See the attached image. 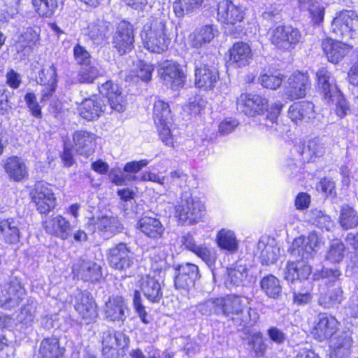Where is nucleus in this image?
Returning <instances> with one entry per match:
<instances>
[{"instance_id":"obj_18","label":"nucleus","mask_w":358,"mask_h":358,"mask_svg":"<svg viewBox=\"0 0 358 358\" xmlns=\"http://www.w3.org/2000/svg\"><path fill=\"white\" fill-rule=\"evenodd\" d=\"M78 110L80 115L88 121L96 120L102 113H109L108 106L101 97L97 95L85 99L80 103Z\"/></svg>"},{"instance_id":"obj_58","label":"nucleus","mask_w":358,"mask_h":358,"mask_svg":"<svg viewBox=\"0 0 358 358\" xmlns=\"http://www.w3.org/2000/svg\"><path fill=\"white\" fill-rule=\"evenodd\" d=\"M341 275L342 273L338 268L324 267L320 270H317L313 274V278L315 280L327 278L329 281L335 282L339 280Z\"/></svg>"},{"instance_id":"obj_7","label":"nucleus","mask_w":358,"mask_h":358,"mask_svg":"<svg viewBox=\"0 0 358 358\" xmlns=\"http://www.w3.org/2000/svg\"><path fill=\"white\" fill-rule=\"evenodd\" d=\"M176 208V216L183 224H192L197 222L205 214L203 204L190 196L188 192L182 194L181 201Z\"/></svg>"},{"instance_id":"obj_17","label":"nucleus","mask_w":358,"mask_h":358,"mask_svg":"<svg viewBox=\"0 0 358 358\" xmlns=\"http://www.w3.org/2000/svg\"><path fill=\"white\" fill-rule=\"evenodd\" d=\"M99 91L107 99L108 113L113 110L121 113L125 110L124 98L118 85L109 80L100 87Z\"/></svg>"},{"instance_id":"obj_36","label":"nucleus","mask_w":358,"mask_h":358,"mask_svg":"<svg viewBox=\"0 0 358 358\" xmlns=\"http://www.w3.org/2000/svg\"><path fill=\"white\" fill-rule=\"evenodd\" d=\"M138 228L147 237L153 239L161 238L164 232V227L159 220L149 216L139 220Z\"/></svg>"},{"instance_id":"obj_38","label":"nucleus","mask_w":358,"mask_h":358,"mask_svg":"<svg viewBox=\"0 0 358 358\" xmlns=\"http://www.w3.org/2000/svg\"><path fill=\"white\" fill-rule=\"evenodd\" d=\"M4 169L9 177L15 181H20L28 176L24 162L17 156H12L6 159Z\"/></svg>"},{"instance_id":"obj_41","label":"nucleus","mask_w":358,"mask_h":358,"mask_svg":"<svg viewBox=\"0 0 358 358\" xmlns=\"http://www.w3.org/2000/svg\"><path fill=\"white\" fill-rule=\"evenodd\" d=\"M343 299V291L341 287H338L329 290L325 294H321L318 299V303L324 308L330 309L337 308Z\"/></svg>"},{"instance_id":"obj_45","label":"nucleus","mask_w":358,"mask_h":358,"mask_svg":"<svg viewBox=\"0 0 358 358\" xmlns=\"http://www.w3.org/2000/svg\"><path fill=\"white\" fill-rule=\"evenodd\" d=\"M339 224L345 230L355 228L358 225L357 212L348 204L343 205L340 212Z\"/></svg>"},{"instance_id":"obj_26","label":"nucleus","mask_w":358,"mask_h":358,"mask_svg":"<svg viewBox=\"0 0 358 358\" xmlns=\"http://www.w3.org/2000/svg\"><path fill=\"white\" fill-rule=\"evenodd\" d=\"M310 85L308 76L306 73L294 72L288 78L285 94L291 99L303 97Z\"/></svg>"},{"instance_id":"obj_5","label":"nucleus","mask_w":358,"mask_h":358,"mask_svg":"<svg viewBox=\"0 0 358 358\" xmlns=\"http://www.w3.org/2000/svg\"><path fill=\"white\" fill-rule=\"evenodd\" d=\"M215 56L208 54L200 57L195 63V85L197 87L213 89L219 79V72L213 64Z\"/></svg>"},{"instance_id":"obj_27","label":"nucleus","mask_w":358,"mask_h":358,"mask_svg":"<svg viewBox=\"0 0 358 358\" xmlns=\"http://www.w3.org/2000/svg\"><path fill=\"white\" fill-rule=\"evenodd\" d=\"M312 272L311 266L308 262L293 260L289 261L284 270V278L294 283H301V280H306Z\"/></svg>"},{"instance_id":"obj_10","label":"nucleus","mask_w":358,"mask_h":358,"mask_svg":"<svg viewBox=\"0 0 358 358\" xmlns=\"http://www.w3.org/2000/svg\"><path fill=\"white\" fill-rule=\"evenodd\" d=\"M153 117L161 140L165 145L173 146V138L170 130L172 115L169 105L160 99L155 101Z\"/></svg>"},{"instance_id":"obj_15","label":"nucleus","mask_w":358,"mask_h":358,"mask_svg":"<svg viewBox=\"0 0 358 358\" xmlns=\"http://www.w3.org/2000/svg\"><path fill=\"white\" fill-rule=\"evenodd\" d=\"M164 84L176 90L182 87L185 81V73L180 64L171 61L164 62L158 70Z\"/></svg>"},{"instance_id":"obj_28","label":"nucleus","mask_w":358,"mask_h":358,"mask_svg":"<svg viewBox=\"0 0 358 358\" xmlns=\"http://www.w3.org/2000/svg\"><path fill=\"white\" fill-rule=\"evenodd\" d=\"M129 312L127 305L120 296L110 297L104 306V314L112 322H124Z\"/></svg>"},{"instance_id":"obj_32","label":"nucleus","mask_w":358,"mask_h":358,"mask_svg":"<svg viewBox=\"0 0 358 358\" xmlns=\"http://www.w3.org/2000/svg\"><path fill=\"white\" fill-rule=\"evenodd\" d=\"M241 332L242 339L246 342L248 349L255 353L256 356H264L267 349V345L264 341L262 334L248 328L243 329Z\"/></svg>"},{"instance_id":"obj_54","label":"nucleus","mask_w":358,"mask_h":358,"mask_svg":"<svg viewBox=\"0 0 358 358\" xmlns=\"http://www.w3.org/2000/svg\"><path fill=\"white\" fill-rule=\"evenodd\" d=\"M327 150L328 146L323 139L315 138L308 141L307 146L303 148L302 153L308 152L311 156L320 157L325 154Z\"/></svg>"},{"instance_id":"obj_62","label":"nucleus","mask_w":358,"mask_h":358,"mask_svg":"<svg viewBox=\"0 0 358 358\" xmlns=\"http://www.w3.org/2000/svg\"><path fill=\"white\" fill-rule=\"evenodd\" d=\"M133 304L142 322L145 324H148L150 321L147 318V313L145 310V307L141 303V297L138 291L134 292Z\"/></svg>"},{"instance_id":"obj_20","label":"nucleus","mask_w":358,"mask_h":358,"mask_svg":"<svg viewBox=\"0 0 358 358\" xmlns=\"http://www.w3.org/2000/svg\"><path fill=\"white\" fill-rule=\"evenodd\" d=\"M244 15L242 8L230 0H222L217 5L218 20L222 23L234 25L241 22Z\"/></svg>"},{"instance_id":"obj_52","label":"nucleus","mask_w":358,"mask_h":358,"mask_svg":"<svg viewBox=\"0 0 358 358\" xmlns=\"http://www.w3.org/2000/svg\"><path fill=\"white\" fill-rule=\"evenodd\" d=\"M345 246L343 243L338 240H334L329 245L325 258L331 263L339 264L345 257Z\"/></svg>"},{"instance_id":"obj_51","label":"nucleus","mask_w":358,"mask_h":358,"mask_svg":"<svg viewBox=\"0 0 358 358\" xmlns=\"http://www.w3.org/2000/svg\"><path fill=\"white\" fill-rule=\"evenodd\" d=\"M192 45L198 48L208 43L214 38L213 27L209 25L203 26L197 29L192 36Z\"/></svg>"},{"instance_id":"obj_3","label":"nucleus","mask_w":358,"mask_h":358,"mask_svg":"<svg viewBox=\"0 0 358 358\" xmlns=\"http://www.w3.org/2000/svg\"><path fill=\"white\" fill-rule=\"evenodd\" d=\"M141 37L144 47L157 54L166 51L171 41L166 22L161 17L149 18L143 25Z\"/></svg>"},{"instance_id":"obj_25","label":"nucleus","mask_w":358,"mask_h":358,"mask_svg":"<svg viewBox=\"0 0 358 358\" xmlns=\"http://www.w3.org/2000/svg\"><path fill=\"white\" fill-rule=\"evenodd\" d=\"M43 227L48 234L62 240L69 238L73 229L69 221L62 215L47 220L44 222Z\"/></svg>"},{"instance_id":"obj_50","label":"nucleus","mask_w":358,"mask_h":358,"mask_svg":"<svg viewBox=\"0 0 358 358\" xmlns=\"http://www.w3.org/2000/svg\"><path fill=\"white\" fill-rule=\"evenodd\" d=\"M246 277V266L236 263L233 268L228 269V277L226 284L229 287H238L243 283Z\"/></svg>"},{"instance_id":"obj_22","label":"nucleus","mask_w":358,"mask_h":358,"mask_svg":"<svg viewBox=\"0 0 358 358\" xmlns=\"http://www.w3.org/2000/svg\"><path fill=\"white\" fill-rule=\"evenodd\" d=\"M318 321L312 334L315 339L324 341L331 338L338 330V322L331 315L320 313L317 317Z\"/></svg>"},{"instance_id":"obj_16","label":"nucleus","mask_w":358,"mask_h":358,"mask_svg":"<svg viewBox=\"0 0 358 358\" xmlns=\"http://www.w3.org/2000/svg\"><path fill=\"white\" fill-rule=\"evenodd\" d=\"M175 287L180 290H189L193 287L195 281L200 278L199 267L193 264L186 263L175 268Z\"/></svg>"},{"instance_id":"obj_24","label":"nucleus","mask_w":358,"mask_h":358,"mask_svg":"<svg viewBox=\"0 0 358 358\" xmlns=\"http://www.w3.org/2000/svg\"><path fill=\"white\" fill-rule=\"evenodd\" d=\"M352 338L350 331H342L331 340L329 358H350Z\"/></svg>"},{"instance_id":"obj_21","label":"nucleus","mask_w":358,"mask_h":358,"mask_svg":"<svg viewBox=\"0 0 358 358\" xmlns=\"http://www.w3.org/2000/svg\"><path fill=\"white\" fill-rule=\"evenodd\" d=\"M141 289L145 297L152 303H159L162 299L159 275L155 272L144 275L139 281Z\"/></svg>"},{"instance_id":"obj_63","label":"nucleus","mask_w":358,"mask_h":358,"mask_svg":"<svg viewBox=\"0 0 358 358\" xmlns=\"http://www.w3.org/2000/svg\"><path fill=\"white\" fill-rule=\"evenodd\" d=\"M269 338L278 345L282 344L286 340L285 334L276 327H271L267 330Z\"/></svg>"},{"instance_id":"obj_44","label":"nucleus","mask_w":358,"mask_h":358,"mask_svg":"<svg viewBox=\"0 0 358 358\" xmlns=\"http://www.w3.org/2000/svg\"><path fill=\"white\" fill-rule=\"evenodd\" d=\"M257 249L260 251V261L264 265L274 264L280 256L279 247L273 244H266L264 241H259Z\"/></svg>"},{"instance_id":"obj_40","label":"nucleus","mask_w":358,"mask_h":358,"mask_svg":"<svg viewBox=\"0 0 358 358\" xmlns=\"http://www.w3.org/2000/svg\"><path fill=\"white\" fill-rule=\"evenodd\" d=\"M104 71L100 65L94 62L81 66L77 75L80 83H92L97 78L102 76Z\"/></svg>"},{"instance_id":"obj_59","label":"nucleus","mask_w":358,"mask_h":358,"mask_svg":"<svg viewBox=\"0 0 358 358\" xmlns=\"http://www.w3.org/2000/svg\"><path fill=\"white\" fill-rule=\"evenodd\" d=\"M259 81L264 87L275 90L281 85L282 79L280 73L278 75L265 73L260 76Z\"/></svg>"},{"instance_id":"obj_43","label":"nucleus","mask_w":358,"mask_h":358,"mask_svg":"<svg viewBox=\"0 0 358 358\" xmlns=\"http://www.w3.org/2000/svg\"><path fill=\"white\" fill-rule=\"evenodd\" d=\"M39 38V34L36 29L27 27L21 34L18 44L16 45L17 52H23L27 55L31 52V44H34Z\"/></svg>"},{"instance_id":"obj_13","label":"nucleus","mask_w":358,"mask_h":358,"mask_svg":"<svg viewBox=\"0 0 358 358\" xmlns=\"http://www.w3.org/2000/svg\"><path fill=\"white\" fill-rule=\"evenodd\" d=\"M134 27L129 22L122 20L117 27L113 38V46L120 55L131 52L134 48Z\"/></svg>"},{"instance_id":"obj_37","label":"nucleus","mask_w":358,"mask_h":358,"mask_svg":"<svg viewBox=\"0 0 358 358\" xmlns=\"http://www.w3.org/2000/svg\"><path fill=\"white\" fill-rule=\"evenodd\" d=\"M59 339L55 337L43 338L39 345L38 358H59L64 354Z\"/></svg>"},{"instance_id":"obj_6","label":"nucleus","mask_w":358,"mask_h":358,"mask_svg":"<svg viewBox=\"0 0 358 358\" xmlns=\"http://www.w3.org/2000/svg\"><path fill=\"white\" fill-rule=\"evenodd\" d=\"M268 35L271 43L282 52L294 50L302 38L301 31L292 26H278L271 29Z\"/></svg>"},{"instance_id":"obj_61","label":"nucleus","mask_w":358,"mask_h":358,"mask_svg":"<svg viewBox=\"0 0 358 358\" xmlns=\"http://www.w3.org/2000/svg\"><path fill=\"white\" fill-rule=\"evenodd\" d=\"M73 55L76 61L80 66L87 64L88 62H92L90 61V53L85 49V48L80 45H76L74 47Z\"/></svg>"},{"instance_id":"obj_12","label":"nucleus","mask_w":358,"mask_h":358,"mask_svg":"<svg viewBox=\"0 0 358 358\" xmlns=\"http://www.w3.org/2000/svg\"><path fill=\"white\" fill-rule=\"evenodd\" d=\"M25 290L17 279L0 284V308L10 310L21 303Z\"/></svg>"},{"instance_id":"obj_8","label":"nucleus","mask_w":358,"mask_h":358,"mask_svg":"<svg viewBox=\"0 0 358 358\" xmlns=\"http://www.w3.org/2000/svg\"><path fill=\"white\" fill-rule=\"evenodd\" d=\"M331 29L343 39H352L358 35V15L353 10H342L331 22Z\"/></svg>"},{"instance_id":"obj_42","label":"nucleus","mask_w":358,"mask_h":358,"mask_svg":"<svg viewBox=\"0 0 358 358\" xmlns=\"http://www.w3.org/2000/svg\"><path fill=\"white\" fill-rule=\"evenodd\" d=\"M262 292L269 298L278 299L282 294V286L278 278L273 275L264 276L260 282Z\"/></svg>"},{"instance_id":"obj_35","label":"nucleus","mask_w":358,"mask_h":358,"mask_svg":"<svg viewBox=\"0 0 358 358\" xmlns=\"http://www.w3.org/2000/svg\"><path fill=\"white\" fill-rule=\"evenodd\" d=\"M288 115L295 122L301 120L308 122L315 118L314 105L309 101L294 103L289 107Z\"/></svg>"},{"instance_id":"obj_2","label":"nucleus","mask_w":358,"mask_h":358,"mask_svg":"<svg viewBox=\"0 0 358 358\" xmlns=\"http://www.w3.org/2000/svg\"><path fill=\"white\" fill-rule=\"evenodd\" d=\"M283 104L278 102L268 108V100L257 94H241L236 100V108L239 113L248 117H255L266 109L265 125L277 130L278 118Z\"/></svg>"},{"instance_id":"obj_46","label":"nucleus","mask_w":358,"mask_h":358,"mask_svg":"<svg viewBox=\"0 0 358 358\" xmlns=\"http://www.w3.org/2000/svg\"><path fill=\"white\" fill-rule=\"evenodd\" d=\"M217 242L220 248L231 253L236 252L238 248V242L231 230H220L217 235Z\"/></svg>"},{"instance_id":"obj_39","label":"nucleus","mask_w":358,"mask_h":358,"mask_svg":"<svg viewBox=\"0 0 358 358\" xmlns=\"http://www.w3.org/2000/svg\"><path fill=\"white\" fill-rule=\"evenodd\" d=\"M94 227L99 231L109 235L120 233L124 229L117 217L110 215L98 217L94 222Z\"/></svg>"},{"instance_id":"obj_49","label":"nucleus","mask_w":358,"mask_h":358,"mask_svg":"<svg viewBox=\"0 0 358 358\" xmlns=\"http://www.w3.org/2000/svg\"><path fill=\"white\" fill-rule=\"evenodd\" d=\"M203 0H176L173 3V9L178 17H182L199 9Z\"/></svg>"},{"instance_id":"obj_47","label":"nucleus","mask_w":358,"mask_h":358,"mask_svg":"<svg viewBox=\"0 0 358 358\" xmlns=\"http://www.w3.org/2000/svg\"><path fill=\"white\" fill-rule=\"evenodd\" d=\"M101 268L93 262H83L78 275L85 281H97L101 278Z\"/></svg>"},{"instance_id":"obj_55","label":"nucleus","mask_w":358,"mask_h":358,"mask_svg":"<svg viewBox=\"0 0 358 358\" xmlns=\"http://www.w3.org/2000/svg\"><path fill=\"white\" fill-rule=\"evenodd\" d=\"M36 11L42 16L50 17L57 7L56 0H31Z\"/></svg>"},{"instance_id":"obj_29","label":"nucleus","mask_w":358,"mask_h":358,"mask_svg":"<svg viewBox=\"0 0 358 358\" xmlns=\"http://www.w3.org/2000/svg\"><path fill=\"white\" fill-rule=\"evenodd\" d=\"M21 231L20 222L13 218L0 221V240L8 245H16L20 242Z\"/></svg>"},{"instance_id":"obj_23","label":"nucleus","mask_w":358,"mask_h":358,"mask_svg":"<svg viewBox=\"0 0 358 358\" xmlns=\"http://www.w3.org/2000/svg\"><path fill=\"white\" fill-rule=\"evenodd\" d=\"M75 308L87 324L94 321L98 316L96 305L89 292L85 291L78 295Z\"/></svg>"},{"instance_id":"obj_11","label":"nucleus","mask_w":358,"mask_h":358,"mask_svg":"<svg viewBox=\"0 0 358 358\" xmlns=\"http://www.w3.org/2000/svg\"><path fill=\"white\" fill-rule=\"evenodd\" d=\"M130 342L124 333L109 329L102 335V355L104 358H120Z\"/></svg>"},{"instance_id":"obj_64","label":"nucleus","mask_w":358,"mask_h":358,"mask_svg":"<svg viewBox=\"0 0 358 358\" xmlns=\"http://www.w3.org/2000/svg\"><path fill=\"white\" fill-rule=\"evenodd\" d=\"M313 296L308 291H293L294 303L298 306L306 305L312 301Z\"/></svg>"},{"instance_id":"obj_9","label":"nucleus","mask_w":358,"mask_h":358,"mask_svg":"<svg viewBox=\"0 0 358 358\" xmlns=\"http://www.w3.org/2000/svg\"><path fill=\"white\" fill-rule=\"evenodd\" d=\"M106 255L112 268L124 273L125 275L131 273V269L134 265V255L127 244L120 243L113 246L108 250Z\"/></svg>"},{"instance_id":"obj_56","label":"nucleus","mask_w":358,"mask_h":358,"mask_svg":"<svg viewBox=\"0 0 358 358\" xmlns=\"http://www.w3.org/2000/svg\"><path fill=\"white\" fill-rule=\"evenodd\" d=\"M36 82L42 85L57 83V69L55 66L53 64L44 66L38 72Z\"/></svg>"},{"instance_id":"obj_4","label":"nucleus","mask_w":358,"mask_h":358,"mask_svg":"<svg viewBox=\"0 0 358 358\" xmlns=\"http://www.w3.org/2000/svg\"><path fill=\"white\" fill-rule=\"evenodd\" d=\"M317 85L328 103H334L335 111L340 117H343L351 113V106H349L341 91L338 89L334 79L331 77L329 72L325 69H320L317 73Z\"/></svg>"},{"instance_id":"obj_30","label":"nucleus","mask_w":358,"mask_h":358,"mask_svg":"<svg viewBox=\"0 0 358 358\" xmlns=\"http://www.w3.org/2000/svg\"><path fill=\"white\" fill-rule=\"evenodd\" d=\"M73 140L77 152L86 157L94 152L96 135L86 130H77L73 135Z\"/></svg>"},{"instance_id":"obj_57","label":"nucleus","mask_w":358,"mask_h":358,"mask_svg":"<svg viewBox=\"0 0 358 358\" xmlns=\"http://www.w3.org/2000/svg\"><path fill=\"white\" fill-rule=\"evenodd\" d=\"M36 305L34 301H28L22 307L20 313L17 316V320L26 327L30 326L35 317Z\"/></svg>"},{"instance_id":"obj_33","label":"nucleus","mask_w":358,"mask_h":358,"mask_svg":"<svg viewBox=\"0 0 358 358\" xmlns=\"http://www.w3.org/2000/svg\"><path fill=\"white\" fill-rule=\"evenodd\" d=\"M322 48L328 60L332 63L338 62L350 50L346 44L331 38H327L322 43Z\"/></svg>"},{"instance_id":"obj_53","label":"nucleus","mask_w":358,"mask_h":358,"mask_svg":"<svg viewBox=\"0 0 358 358\" xmlns=\"http://www.w3.org/2000/svg\"><path fill=\"white\" fill-rule=\"evenodd\" d=\"M197 310L203 315H215L220 316V297L210 298L196 306Z\"/></svg>"},{"instance_id":"obj_60","label":"nucleus","mask_w":358,"mask_h":358,"mask_svg":"<svg viewBox=\"0 0 358 358\" xmlns=\"http://www.w3.org/2000/svg\"><path fill=\"white\" fill-rule=\"evenodd\" d=\"M26 103L31 114L36 117H41V110L34 93H27L24 96Z\"/></svg>"},{"instance_id":"obj_19","label":"nucleus","mask_w":358,"mask_h":358,"mask_svg":"<svg viewBox=\"0 0 358 358\" xmlns=\"http://www.w3.org/2000/svg\"><path fill=\"white\" fill-rule=\"evenodd\" d=\"M31 194L32 201L40 213H48L55 208L56 199L52 189L48 187L38 183Z\"/></svg>"},{"instance_id":"obj_34","label":"nucleus","mask_w":358,"mask_h":358,"mask_svg":"<svg viewBox=\"0 0 358 358\" xmlns=\"http://www.w3.org/2000/svg\"><path fill=\"white\" fill-rule=\"evenodd\" d=\"M229 61L238 67L248 64L252 57L250 46L243 41L235 43L229 50Z\"/></svg>"},{"instance_id":"obj_14","label":"nucleus","mask_w":358,"mask_h":358,"mask_svg":"<svg viewBox=\"0 0 358 358\" xmlns=\"http://www.w3.org/2000/svg\"><path fill=\"white\" fill-rule=\"evenodd\" d=\"M318 238L315 233H311L308 237L300 236L292 242L289 249L292 257L294 260L306 261L313 258Z\"/></svg>"},{"instance_id":"obj_1","label":"nucleus","mask_w":358,"mask_h":358,"mask_svg":"<svg viewBox=\"0 0 358 358\" xmlns=\"http://www.w3.org/2000/svg\"><path fill=\"white\" fill-rule=\"evenodd\" d=\"M220 316L234 326L249 327L258 321V313L247 306L245 297L231 294L220 297Z\"/></svg>"},{"instance_id":"obj_48","label":"nucleus","mask_w":358,"mask_h":358,"mask_svg":"<svg viewBox=\"0 0 358 358\" xmlns=\"http://www.w3.org/2000/svg\"><path fill=\"white\" fill-rule=\"evenodd\" d=\"M109 27V22L98 19L88 25V35L93 41L99 43L106 37Z\"/></svg>"},{"instance_id":"obj_31","label":"nucleus","mask_w":358,"mask_h":358,"mask_svg":"<svg viewBox=\"0 0 358 358\" xmlns=\"http://www.w3.org/2000/svg\"><path fill=\"white\" fill-rule=\"evenodd\" d=\"M181 242L185 248L194 252L204 262L210 263L215 260L216 253L215 250L205 245H196L193 235L190 233L183 235L181 238Z\"/></svg>"}]
</instances>
